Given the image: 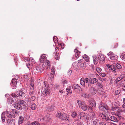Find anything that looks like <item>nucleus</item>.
<instances>
[{
  "label": "nucleus",
  "instance_id": "25",
  "mask_svg": "<svg viewBox=\"0 0 125 125\" xmlns=\"http://www.w3.org/2000/svg\"><path fill=\"white\" fill-rule=\"evenodd\" d=\"M54 107H55L53 106H51L48 107L47 110L48 111L50 112L54 110Z\"/></svg>",
  "mask_w": 125,
  "mask_h": 125
},
{
  "label": "nucleus",
  "instance_id": "42",
  "mask_svg": "<svg viewBox=\"0 0 125 125\" xmlns=\"http://www.w3.org/2000/svg\"><path fill=\"white\" fill-rule=\"evenodd\" d=\"M24 80L25 81H26L27 80L28 78V77L27 75H24Z\"/></svg>",
  "mask_w": 125,
  "mask_h": 125
},
{
  "label": "nucleus",
  "instance_id": "43",
  "mask_svg": "<svg viewBox=\"0 0 125 125\" xmlns=\"http://www.w3.org/2000/svg\"><path fill=\"white\" fill-rule=\"evenodd\" d=\"M96 70L98 73H100L102 71L101 69L99 67H97L96 68Z\"/></svg>",
  "mask_w": 125,
  "mask_h": 125
},
{
  "label": "nucleus",
  "instance_id": "62",
  "mask_svg": "<svg viewBox=\"0 0 125 125\" xmlns=\"http://www.w3.org/2000/svg\"><path fill=\"white\" fill-rule=\"evenodd\" d=\"M67 81L65 80H63L62 82V83L63 84L66 83H67Z\"/></svg>",
  "mask_w": 125,
  "mask_h": 125
},
{
  "label": "nucleus",
  "instance_id": "23",
  "mask_svg": "<svg viewBox=\"0 0 125 125\" xmlns=\"http://www.w3.org/2000/svg\"><path fill=\"white\" fill-rule=\"evenodd\" d=\"M91 113V118H92V120H93L94 119H96V117L95 115V113L94 112H92Z\"/></svg>",
  "mask_w": 125,
  "mask_h": 125
},
{
  "label": "nucleus",
  "instance_id": "58",
  "mask_svg": "<svg viewBox=\"0 0 125 125\" xmlns=\"http://www.w3.org/2000/svg\"><path fill=\"white\" fill-rule=\"evenodd\" d=\"M121 57H122V58L124 60H125V54L123 55H121Z\"/></svg>",
  "mask_w": 125,
  "mask_h": 125
},
{
  "label": "nucleus",
  "instance_id": "9",
  "mask_svg": "<svg viewBox=\"0 0 125 125\" xmlns=\"http://www.w3.org/2000/svg\"><path fill=\"white\" fill-rule=\"evenodd\" d=\"M11 85L13 87V89H15L16 87V85L17 83V80L15 79H13L11 81Z\"/></svg>",
  "mask_w": 125,
  "mask_h": 125
},
{
  "label": "nucleus",
  "instance_id": "57",
  "mask_svg": "<svg viewBox=\"0 0 125 125\" xmlns=\"http://www.w3.org/2000/svg\"><path fill=\"white\" fill-rule=\"evenodd\" d=\"M30 86H31V87H33L34 86V85L33 83V82L32 81H31V83L30 85Z\"/></svg>",
  "mask_w": 125,
  "mask_h": 125
},
{
  "label": "nucleus",
  "instance_id": "35",
  "mask_svg": "<svg viewBox=\"0 0 125 125\" xmlns=\"http://www.w3.org/2000/svg\"><path fill=\"white\" fill-rule=\"evenodd\" d=\"M36 107V105L35 104H32L31 105V108L32 110H35Z\"/></svg>",
  "mask_w": 125,
  "mask_h": 125
},
{
  "label": "nucleus",
  "instance_id": "46",
  "mask_svg": "<svg viewBox=\"0 0 125 125\" xmlns=\"http://www.w3.org/2000/svg\"><path fill=\"white\" fill-rule=\"evenodd\" d=\"M7 116L8 117L10 118H13L15 117L14 116H12L9 114H7Z\"/></svg>",
  "mask_w": 125,
  "mask_h": 125
},
{
  "label": "nucleus",
  "instance_id": "64",
  "mask_svg": "<svg viewBox=\"0 0 125 125\" xmlns=\"http://www.w3.org/2000/svg\"><path fill=\"white\" fill-rule=\"evenodd\" d=\"M39 60L40 62L41 63L43 62L44 61V60H43V59H39Z\"/></svg>",
  "mask_w": 125,
  "mask_h": 125
},
{
  "label": "nucleus",
  "instance_id": "26",
  "mask_svg": "<svg viewBox=\"0 0 125 125\" xmlns=\"http://www.w3.org/2000/svg\"><path fill=\"white\" fill-rule=\"evenodd\" d=\"M50 115L49 114H47L46 115V116L44 117V119L46 121H49L50 120Z\"/></svg>",
  "mask_w": 125,
  "mask_h": 125
},
{
  "label": "nucleus",
  "instance_id": "21",
  "mask_svg": "<svg viewBox=\"0 0 125 125\" xmlns=\"http://www.w3.org/2000/svg\"><path fill=\"white\" fill-rule=\"evenodd\" d=\"M93 57L94 62V64L95 65L97 64L98 61L97 57L95 55L93 56Z\"/></svg>",
  "mask_w": 125,
  "mask_h": 125
},
{
  "label": "nucleus",
  "instance_id": "8",
  "mask_svg": "<svg viewBox=\"0 0 125 125\" xmlns=\"http://www.w3.org/2000/svg\"><path fill=\"white\" fill-rule=\"evenodd\" d=\"M108 56L111 60H114L115 59L116 56L112 52H110L108 53Z\"/></svg>",
  "mask_w": 125,
  "mask_h": 125
},
{
  "label": "nucleus",
  "instance_id": "16",
  "mask_svg": "<svg viewBox=\"0 0 125 125\" xmlns=\"http://www.w3.org/2000/svg\"><path fill=\"white\" fill-rule=\"evenodd\" d=\"M110 120L115 122H118V120L114 116H112L110 118Z\"/></svg>",
  "mask_w": 125,
  "mask_h": 125
},
{
  "label": "nucleus",
  "instance_id": "30",
  "mask_svg": "<svg viewBox=\"0 0 125 125\" xmlns=\"http://www.w3.org/2000/svg\"><path fill=\"white\" fill-rule=\"evenodd\" d=\"M83 58L87 62H88L89 60V58L87 55H84V56H83Z\"/></svg>",
  "mask_w": 125,
  "mask_h": 125
},
{
  "label": "nucleus",
  "instance_id": "1",
  "mask_svg": "<svg viewBox=\"0 0 125 125\" xmlns=\"http://www.w3.org/2000/svg\"><path fill=\"white\" fill-rule=\"evenodd\" d=\"M47 82H43V84L42 85V87L45 88L43 92V94L45 95H47V94H50L49 89L48 87V85H47Z\"/></svg>",
  "mask_w": 125,
  "mask_h": 125
},
{
  "label": "nucleus",
  "instance_id": "53",
  "mask_svg": "<svg viewBox=\"0 0 125 125\" xmlns=\"http://www.w3.org/2000/svg\"><path fill=\"white\" fill-rule=\"evenodd\" d=\"M124 103L123 105V107L124 108V109L122 110V112H125V109H124V108H125V103Z\"/></svg>",
  "mask_w": 125,
  "mask_h": 125
},
{
  "label": "nucleus",
  "instance_id": "4",
  "mask_svg": "<svg viewBox=\"0 0 125 125\" xmlns=\"http://www.w3.org/2000/svg\"><path fill=\"white\" fill-rule=\"evenodd\" d=\"M57 117L63 120H66L67 119L66 115L64 113H62L60 112H58L56 115Z\"/></svg>",
  "mask_w": 125,
  "mask_h": 125
},
{
  "label": "nucleus",
  "instance_id": "27",
  "mask_svg": "<svg viewBox=\"0 0 125 125\" xmlns=\"http://www.w3.org/2000/svg\"><path fill=\"white\" fill-rule=\"evenodd\" d=\"M81 84L83 86H85V79L83 78H82L81 79Z\"/></svg>",
  "mask_w": 125,
  "mask_h": 125
},
{
  "label": "nucleus",
  "instance_id": "47",
  "mask_svg": "<svg viewBox=\"0 0 125 125\" xmlns=\"http://www.w3.org/2000/svg\"><path fill=\"white\" fill-rule=\"evenodd\" d=\"M1 118L2 119V121L3 122H4L5 120V116L2 113L1 115Z\"/></svg>",
  "mask_w": 125,
  "mask_h": 125
},
{
  "label": "nucleus",
  "instance_id": "28",
  "mask_svg": "<svg viewBox=\"0 0 125 125\" xmlns=\"http://www.w3.org/2000/svg\"><path fill=\"white\" fill-rule=\"evenodd\" d=\"M71 115L73 118H75L77 116V113L75 111H73L72 112Z\"/></svg>",
  "mask_w": 125,
  "mask_h": 125
},
{
  "label": "nucleus",
  "instance_id": "55",
  "mask_svg": "<svg viewBox=\"0 0 125 125\" xmlns=\"http://www.w3.org/2000/svg\"><path fill=\"white\" fill-rule=\"evenodd\" d=\"M99 125H106V123L104 122H100L99 123Z\"/></svg>",
  "mask_w": 125,
  "mask_h": 125
},
{
  "label": "nucleus",
  "instance_id": "15",
  "mask_svg": "<svg viewBox=\"0 0 125 125\" xmlns=\"http://www.w3.org/2000/svg\"><path fill=\"white\" fill-rule=\"evenodd\" d=\"M99 109L101 110L106 112V110L107 111V110L108 109V107L107 106H105L102 105H101L99 106Z\"/></svg>",
  "mask_w": 125,
  "mask_h": 125
},
{
  "label": "nucleus",
  "instance_id": "50",
  "mask_svg": "<svg viewBox=\"0 0 125 125\" xmlns=\"http://www.w3.org/2000/svg\"><path fill=\"white\" fill-rule=\"evenodd\" d=\"M30 94L31 95H32L34 94V90H30Z\"/></svg>",
  "mask_w": 125,
  "mask_h": 125
},
{
  "label": "nucleus",
  "instance_id": "31",
  "mask_svg": "<svg viewBox=\"0 0 125 125\" xmlns=\"http://www.w3.org/2000/svg\"><path fill=\"white\" fill-rule=\"evenodd\" d=\"M97 85L98 86V88L99 89H102L103 88V86L101 83L98 82L97 83Z\"/></svg>",
  "mask_w": 125,
  "mask_h": 125
},
{
  "label": "nucleus",
  "instance_id": "29",
  "mask_svg": "<svg viewBox=\"0 0 125 125\" xmlns=\"http://www.w3.org/2000/svg\"><path fill=\"white\" fill-rule=\"evenodd\" d=\"M7 101L8 102L11 104L13 103L14 101L13 99L11 97L8 98Z\"/></svg>",
  "mask_w": 125,
  "mask_h": 125
},
{
  "label": "nucleus",
  "instance_id": "37",
  "mask_svg": "<svg viewBox=\"0 0 125 125\" xmlns=\"http://www.w3.org/2000/svg\"><path fill=\"white\" fill-rule=\"evenodd\" d=\"M25 62L27 61L28 62L30 63H32L31 62V61L30 60V58H29L28 57H26L25 58Z\"/></svg>",
  "mask_w": 125,
  "mask_h": 125
},
{
  "label": "nucleus",
  "instance_id": "56",
  "mask_svg": "<svg viewBox=\"0 0 125 125\" xmlns=\"http://www.w3.org/2000/svg\"><path fill=\"white\" fill-rule=\"evenodd\" d=\"M46 65H47L48 66H49L50 65V62L49 61H47L46 62Z\"/></svg>",
  "mask_w": 125,
  "mask_h": 125
},
{
  "label": "nucleus",
  "instance_id": "38",
  "mask_svg": "<svg viewBox=\"0 0 125 125\" xmlns=\"http://www.w3.org/2000/svg\"><path fill=\"white\" fill-rule=\"evenodd\" d=\"M82 95L83 97L85 98H87L89 96V94L85 93L83 94Z\"/></svg>",
  "mask_w": 125,
  "mask_h": 125
},
{
  "label": "nucleus",
  "instance_id": "6",
  "mask_svg": "<svg viewBox=\"0 0 125 125\" xmlns=\"http://www.w3.org/2000/svg\"><path fill=\"white\" fill-rule=\"evenodd\" d=\"M106 66L108 68L109 70H111L113 72H115L116 71V69L114 65H112L107 64Z\"/></svg>",
  "mask_w": 125,
  "mask_h": 125
},
{
  "label": "nucleus",
  "instance_id": "22",
  "mask_svg": "<svg viewBox=\"0 0 125 125\" xmlns=\"http://www.w3.org/2000/svg\"><path fill=\"white\" fill-rule=\"evenodd\" d=\"M90 93H91L93 94H95L96 92L95 89L93 87L91 88L90 90Z\"/></svg>",
  "mask_w": 125,
  "mask_h": 125
},
{
  "label": "nucleus",
  "instance_id": "19",
  "mask_svg": "<svg viewBox=\"0 0 125 125\" xmlns=\"http://www.w3.org/2000/svg\"><path fill=\"white\" fill-rule=\"evenodd\" d=\"M24 120L23 117L22 116H20L19 117L18 120V124L19 125L21 124L23 122Z\"/></svg>",
  "mask_w": 125,
  "mask_h": 125
},
{
  "label": "nucleus",
  "instance_id": "48",
  "mask_svg": "<svg viewBox=\"0 0 125 125\" xmlns=\"http://www.w3.org/2000/svg\"><path fill=\"white\" fill-rule=\"evenodd\" d=\"M125 74H122L120 75L119 77L120 79L121 80L123 79L125 77Z\"/></svg>",
  "mask_w": 125,
  "mask_h": 125
},
{
  "label": "nucleus",
  "instance_id": "36",
  "mask_svg": "<svg viewBox=\"0 0 125 125\" xmlns=\"http://www.w3.org/2000/svg\"><path fill=\"white\" fill-rule=\"evenodd\" d=\"M17 102L21 105L25 103V102L22 100H19Z\"/></svg>",
  "mask_w": 125,
  "mask_h": 125
},
{
  "label": "nucleus",
  "instance_id": "33",
  "mask_svg": "<svg viewBox=\"0 0 125 125\" xmlns=\"http://www.w3.org/2000/svg\"><path fill=\"white\" fill-rule=\"evenodd\" d=\"M66 91L70 94H71L72 93V91L71 90L70 86L69 87L67 88L66 89Z\"/></svg>",
  "mask_w": 125,
  "mask_h": 125
},
{
  "label": "nucleus",
  "instance_id": "12",
  "mask_svg": "<svg viewBox=\"0 0 125 125\" xmlns=\"http://www.w3.org/2000/svg\"><path fill=\"white\" fill-rule=\"evenodd\" d=\"M78 116L80 117V119L82 117L84 118H86L87 117V114L81 112H80L79 113Z\"/></svg>",
  "mask_w": 125,
  "mask_h": 125
},
{
  "label": "nucleus",
  "instance_id": "49",
  "mask_svg": "<svg viewBox=\"0 0 125 125\" xmlns=\"http://www.w3.org/2000/svg\"><path fill=\"white\" fill-rule=\"evenodd\" d=\"M104 119L107 121L109 120H110V118L107 116H105L104 115Z\"/></svg>",
  "mask_w": 125,
  "mask_h": 125
},
{
  "label": "nucleus",
  "instance_id": "17",
  "mask_svg": "<svg viewBox=\"0 0 125 125\" xmlns=\"http://www.w3.org/2000/svg\"><path fill=\"white\" fill-rule=\"evenodd\" d=\"M74 52H75V56L76 58L77 59L79 58L80 56V53L81 52L76 49L74 50Z\"/></svg>",
  "mask_w": 125,
  "mask_h": 125
},
{
  "label": "nucleus",
  "instance_id": "14",
  "mask_svg": "<svg viewBox=\"0 0 125 125\" xmlns=\"http://www.w3.org/2000/svg\"><path fill=\"white\" fill-rule=\"evenodd\" d=\"M16 93L17 95L22 97H24L25 96V93L20 90L17 91V92Z\"/></svg>",
  "mask_w": 125,
  "mask_h": 125
},
{
  "label": "nucleus",
  "instance_id": "34",
  "mask_svg": "<svg viewBox=\"0 0 125 125\" xmlns=\"http://www.w3.org/2000/svg\"><path fill=\"white\" fill-rule=\"evenodd\" d=\"M88 109L89 112H90V113L93 112V108L91 106H89L88 107Z\"/></svg>",
  "mask_w": 125,
  "mask_h": 125
},
{
  "label": "nucleus",
  "instance_id": "59",
  "mask_svg": "<svg viewBox=\"0 0 125 125\" xmlns=\"http://www.w3.org/2000/svg\"><path fill=\"white\" fill-rule=\"evenodd\" d=\"M93 124L94 125H96L97 124V122L96 121H94L93 122Z\"/></svg>",
  "mask_w": 125,
  "mask_h": 125
},
{
  "label": "nucleus",
  "instance_id": "2",
  "mask_svg": "<svg viewBox=\"0 0 125 125\" xmlns=\"http://www.w3.org/2000/svg\"><path fill=\"white\" fill-rule=\"evenodd\" d=\"M77 102L79 107L81 106L82 109L86 111L87 109V106L86 103L83 101H82L79 100H77Z\"/></svg>",
  "mask_w": 125,
  "mask_h": 125
},
{
  "label": "nucleus",
  "instance_id": "20",
  "mask_svg": "<svg viewBox=\"0 0 125 125\" xmlns=\"http://www.w3.org/2000/svg\"><path fill=\"white\" fill-rule=\"evenodd\" d=\"M53 54H55V57L56 60H58L59 59V55L57 51H56L55 52H54Z\"/></svg>",
  "mask_w": 125,
  "mask_h": 125
},
{
  "label": "nucleus",
  "instance_id": "10",
  "mask_svg": "<svg viewBox=\"0 0 125 125\" xmlns=\"http://www.w3.org/2000/svg\"><path fill=\"white\" fill-rule=\"evenodd\" d=\"M15 121L12 119H8L7 122V124L9 125H15Z\"/></svg>",
  "mask_w": 125,
  "mask_h": 125
},
{
  "label": "nucleus",
  "instance_id": "63",
  "mask_svg": "<svg viewBox=\"0 0 125 125\" xmlns=\"http://www.w3.org/2000/svg\"><path fill=\"white\" fill-rule=\"evenodd\" d=\"M100 75L103 77H104L106 75V74L105 73H102Z\"/></svg>",
  "mask_w": 125,
  "mask_h": 125
},
{
  "label": "nucleus",
  "instance_id": "52",
  "mask_svg": "<svg viewBox=\"0 0 125 125\" xmlns=\"http://www.w3.org/2000/svg\"><path fill=\"white\" fill-rule=\"evenodd\" d=\"M120 92V90H117L115 92V94L116 95H117L119 94Z\"/></svg>",
  "mask_w": 125,
  "mask_h": 125
},
{
  "label": "nucleus",
  "instance_id": "18",
  "mask_svg": "<svg viewBox=\"0 0 125 125\" xmlns=\"http://www.w3.org/2000/svg\"><path fill=\"white\" fill-rule=\"evenodd\" d=\"M55 69L54 68H52L51 70V76L52 78H53L54 77L55 74Z\"/></svg>",
  "mask_w": 125,
  "mask_h": 125
},
{
  "label": "nucleus",
  "instance_id": "61",
  "mask_svg": "<svg viewBox=\"0 0 125 125\" xmlns=\"http://www.w3.org/2000/svg\"><path fill=\"white\" fill-rule=\"evenodd\" d=\"M83 61V60L82 59H80L78 60V62L79 63H81Z\"/></svg>",
  "mask_w": 125,
  "mask_h": 125
},
{
  "label": "nucleus",
  "instance_id": "44",
  "mask_svg": "<svg viewBox=\"0 0 125 125\" xmlns=\"http://www.w3.org/2000/svg\"><path fill=\"white\" fill-rule=\"evenodd\" d=\"M121 80L120 78L119 77H118L116 79L115 81V82L116 83H117L120 81Z\"/></svg>",
  "mask_w": 125,
  "mask_h": 125
},
{
  "label": "nucleus",
  "instance_id": "60",
  "mask_svg": "<svg viewBox=\"0 0 125 125\" xmlns=\"http://www.w3.org/2000/svg\"><path fill=\"white\" fill-rule=\"evenodd\" d=\"M34 90V88L33 87H31V86H30V90Z\"/></svg>",
  "mask_w": 125,
  "mask_h": 125
},
{
  "label": "nucleus",
  "instance_id": "3",
  "mask_svg": "<svg viewBox=\"0 0 125 125\" xmlns=\"http://www.w3.org/2000/svg\"><path fill=\"white\" fill-rule=\"evenodd\" d=\"M46 63H43L42 65H38L36 66V70L39 72H41L43 71L45 67Z\"/></svg>",
  "mask_w": 125,
  "mask_h": 125
},
{
  "label": "nucleus",
  "instance_id": "13",
  "mask_svg": "<svg viewBox=\"0 0 125 125\" xmlns=\"http://www.w3.org/2000/svg\"><path fill=\"white\" fill-rule=\"evenodd\" d=\"M98 80L95 78H90L89 80V83L91 84H93L97 82Z\"/></svg>",
  "mask_w": 125,
  "mask_h": 125
},
{
  "label": "nucleus",
  "instance_id": "24",
  "mask_svg": "<svg viewBox=\"0 0 125 125\" xmlns=\"http://www.w3.org/2000/svg\"><path fill=\"white\" fill-rule=\"evenodd\" d=\"M90 105L93 107H94L96 106V103L95 101L93 100H91L90 102Z\"/></svg>",
  "mask_w": 125,
  "mask_h": 125
},
{
  "label": "nucleus",
  "instance_id": "41",
  "mask_svg": "<svg viewBox=\"0 0 125 125\" xmlns=\"http://www.w3.org/2000/svg\"><path fill=\"white\" fill-rule=\"evenodd\" d=\"M32 125H40V124L37 122H35L32 123Z\"/></svg>",
  "mask_w": 125,
  "mask_h": 125
},
{
  "label": "nucleus",
  "instance_id": "32",
  "mask_svg": "<svg viewBox=\"0 0 125 125\" xmlns=\"http://www.w3.org/2000/svg\"><path fill=\"white\" fill-rule=\"evenodd\" d=\"M116 115L117 116V117H118L120 120L123 121L125 120V118L124 117H122L118 115Z\"/></svg>",
  "mask_w": 125,
  "mask_h": 125
},
{
  "label": "nucleus",
  "instance_id": "39",
  "mask_svg": "<svg viewBox=\"0 0 125 125\" xmlns=\"http://www.w3.org/2000/svg\"><path fill=\"white\" fill-rule=\"evenodd\" d=\"M116 66L117 68L118 69H120L122 68L121 65L118 63H117L116 64Z\"/></svg>",
  "mask_w": 125,
  "mask_h": 125
},
{
  "label": "nucleus",
  "instance_id": "7",
  "mask_svg": "<svg viewBox=\"0 0 125 125\" xmlns=\"http://www.w3.org/2000/svg\"><path fill=\"white\" fill-rule=\"evenodd\" d=\"M14 106L15 108L19 110H21L22 109V106L17 102L15 103Z\"/></svg>",
  "mask_w": 125,
  "mask_h": 125
},
{
  "label": "nucleus",
  "instance_id": "40",
  "mask_svg": "<svg viewBox=\"0 0 125 125\" xmlns=\"http://www.w3.org/2000/svg\"><path fill=\"white\" fill-rule=\"evenodd\" d=\"M11 95L13 98H17V97H18V96L16 94L14 93H12L11 94Z\"/></svg>",
  "mask_w": 125,
  "mask_h": 125
},
{
  "label": "nucleus",
  "instance_id": "45",
  "mask_svg": "<svg viewBox=\"0 0 125 125\" xmlns=\"http://www.w3.org/2000/svg\"><path fill=\"white\" fill-rule=\"evenodd\" d=\"M35 97L34 96H31L30 98V101H33L35 100Z\"/></svg>",
  "mask_w": 125,
  "mask_h": 125
},
{
  "label": "nucleus",
  "instance_id": "5",
  "mask_svg": "<svg viewBox=\"0 0 125 125\" xmlns=\"http://www.w3.org/2000/svg\"><path fill=\"white\" fill-rule=\"evenodd\" d=\"M99 62L100 64L103 63L105 61V58L104 55L100 53L99 54L98 57Z\"/></svg>",
  "mask_w": 125,
  "mask_h": 125
},
{
  "label": "nucleus",
  "instance_id": "51",
  "mask_svg": "<svg viewBox=\"0 0 125 125\" xmlns=\"http://www.w3.org/2000/svg\"><path fill=\"white\" fill-rule=\"evenodd\" d=\"M30 60L31 61V64H32L35 63V61L32 58H30Z\"/></svg>",
  "mask_w": 125,
  "mask_h": 125
},
{
  "label": "nucleus",
  "instance_id": "11",
  "mask_svg": "<svg viewBox=\"0 0 125 125\" xmlns=\"http://www.w3.org/2000/svg\"><path fill=\"white\" fill-rule=\"evenodd\" d=\"M74 90L77 92L79 93L81 90V88L78 84H74Z\"/></svg>",
  "mask_w": 125,
  "mask_h": 125
},
{
  "label": "nucleus",
  "instance_id": "54",
  "mask_svg": "<svg viewBox=\"0 0 125 125\" xmlns=\"http://www.w3.org/2000/svg\"><path fill=\"white\" fill-rule=\"evenodd\" d=\"M41 56L44 59H45L46 58V55L45 54H42L41 55Z\"/></svg>",
  "mask_w": 125,
  "mask_h": 125
}]
</instances>
